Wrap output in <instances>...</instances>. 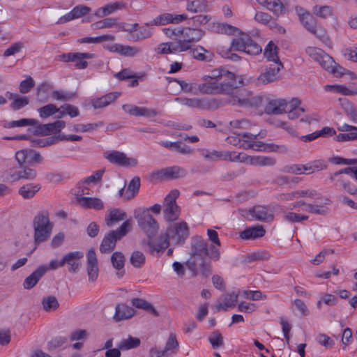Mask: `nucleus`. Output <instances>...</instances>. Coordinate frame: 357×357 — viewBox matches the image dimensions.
Here are the masks:
<instances>
[{
  "label": "nucleus",
  "instance_id": "f257e3e1",
  "mask_svg": "<svg viewBox=\"0 0 357 357\" xmlns=\"http://www.w3.org/2000/svg\"><path fill=\"white\" fill-rule=\"evenodd\" d=\"M222 81L220 83L211 82V85L200 84L199 89L202 93H225L230 94L236 89L238 84H243L241 77L237 76L231 72L225 70L223 71Z\"/></svg>",
  "mask_w": 357,
  "mask_h": 357
},
{
  "label": "nucleus",
  "instance_id": "f03ea898",
  "mask_svg": "<svg viewBox=\"0 0 357 357\" xmlns=\"http://www.w3.org/2000/svg\"><path fill=\"white\" fill-rule=\"evenodd\" d=\"M33 241L36 245L47 241L52 233L54 224L50 221L47 211H41L36 213L32 221Z\"/></svg>",
  "mask_w": 357,
  "mask_h": 357
},
{
  "label": "nucleus",
  "instance_id": "7ed1b4c3",
  "mask_svg": "<svg viewBox=\"0 0 357 357\" xmlns=\"http://www.w3.org/2000/svg\"><path fill=\"white\" fill-rule=\"evenodd\" d=\"M135 218L140 229L147 236L149 240L158 232L159 224L151 215L148 208H138L134 212Z\"/></svg>",
  "mask_w": 357,
  "mask_h": 357
},
{
  "label": "nucleus",
  "instance_id": "20e7f679",
  "mask_svg": "<svg viewBox=\"0 0 357 357\" xmlns=\"http://www.w3.org/2000/svg\"><path fill=\"white\" fill-rule=\"evenodd\" d=\"M228 95L229 97L225 100V102L232 105L252 107L257 106L261 102L259 97L255 96L251 91L245 89H235Z\"/></svg>",
  "mask_w": 357,
  "mask_h": 357
},
{
  "label": "nucleus",
  "instance_id": "39448f33",
  "mask_svg": "<svg viewBox=\"0 0 357 357\" xmlns=\"http://www.w3.org/2000/svg\"><path fill=\"white\" fill-rule=\"evenodd\" d=\"M231 49L235 51H243L250 55H257L262 51L261 46L246 33H242L234 38L231 43Z\"/></svg>",
  "mask_w": 357,
  "mask_h": 357
},
{
  "label": "nucleus",
  "instance_id": "423d86ee",
  "mask_svg": "<svg viewBox=\"0 0 357 357\" xmlns=\"http://www.w3.org/2000/svg\"><path fill=\"white\" fill-rule=\"evenodd\" d=\"M179 194L178 190H172L164 199L163 216L164 219L167 222H174L176 220L180 215V208L176 202Z\"/></svg>",
  "mask_w": 357,
  "mask_h": 357
},
{
  "label": "nucleus",
  "instance_id": "0eeeda50",
  "mask_svg": "<svg viewBox=\"0 0 357 357\" xmlns=\"http://www.w3.org/2000/svg\"><path fill=\"white\" fill-rule=\"evenodd\" d=\"M206 255H190L186 266L192 272L193 275L201 273L207 276L211 273V266L210 262L206 261Z\"/></svg>",
  "mask_w": 357,
  "mask_h": 357
},
{
  "label": "nucleus",
  "instance_id": "6e6552de",
  "mask_svg": "<svg viewBox=\"0 0 357 357\" xmlns=\"http://www.w3.org/2000/svg\"><path fill=\"white\" fill-rule=\"evenodd\" d=\"M242 215L248 219L250 215L252 219L261 222H271L274 220V208L270 206L257 205L247 211H243Z\"/></svg>",
  "mask_w": 357,
  "mask_h": 357
},
{
  "label": "nucleus",
  "instance_id": "1a4fd4ad",
  "mask_svg": "<svg viewBox=\"0 0 357 357\" xmlns=\"http://www.w3.org/2000/svg\"><path fill=\"white\" fill-rule=\"evenodd\" d=\"M175 101L188 107L200 109H215L219 106L215 100L207 98H176Z\"/></svg>",
  "mask_w": 357,
  "mask_h": 357
},
{
  "label": "nucleus",
  "instance_id": "9d476101",
  "mask_svg": "<svg viewBox=\"0 0 357 357\" xmlns=\"http://www.w3.org/2000/svg\"><path fill=\"white\" fill-rule=\"evenodd\" d=\"M283 68L281 62H274L266 66L264 70L257 78V84H268L279 79V72Z\"/></svg>",
  "mask_w": 357,
  "mask_h": 357
},
{
  "label": "nucleus",
  "instance_id": "9b49d317",
  "mask_svg": "<svg viewBox=\"0 0 357 357\" xmlns=\"http://www.w3.org/2000/svg\"><path fill=\"white\" fill-rule=\"evenodd\" d=\"M167 236L174 244H180L185 241L189 236L188 225L185 222H180L168 228Z\"/></svg>",
  "mask_w": 357,
  "mask_h": 357
},
{
  "label": "nucleus",
  "instance_id": "f8f14e48",
  "mask_svg": "<svg viewBox=\"0 0 357 357\" xmlns=\"http://www.w3.org/2000/svg\"><path fill=\"white\" fill-rule=\"evenodd\" d=\"M104 156L111 163L123 167H133L138 165L136 158L127 157L124 153L118 151L105 153Z\"/></svg>",
  "mask_w": 357,
  "mask_h": 357
},
{
  "label": "nucleus",
  "instance_id": "ddd939ff",
  "mask_svg": "<svg viewBox=\"0 0 357 357\" xmlns=\"http://www.w3.org/2000/svg\"><path fill=\"white\" fill-rule=\"evenodd\" d=\"M188 19L185 14H172V13H162L149 22H146V26H163L169 23L179 24Z\"/></svg>",
  "mask_w": 357,
  "mask_h": 357
},
{
  "label": "nucleus",
  "instance_id": "4468645a",
  "mask_svg": "<svg viewBox=\"0 0 357 357\" xmlns=\"http://www.w3.org/2000/svg\"><path fill=\"white\" fill-rule=\"evenodd\" d=\"M306 53L324 69H330L334 63L333 58L319 48L308 47Z\"/></svg>",
  "mask_w": 357,
  "mask_h": 357
},
{
  "label": "nucleus",
  "instance_id": "2eb2a0df",
  "mask_svg": "<svg viewBox=\"0 0 357 357\" xmlns=\"http://www.w3.org/2000/svg\"><path fill=\"white\" fill-rule=\"evenodd\" d=\"M107 49L111 52H116L119 54L128 57H135L142 52V48L138 46L123 45L114 43L107 45Z\"/></svg>",
  "mask_w": 357,
  "mask_h": 357
},
{
  "label": "nucleus",
  "instance_id": "dca6fc26",
  "mask_svg": "<svg viewBox=\"0 0 357 357\" xmlns=\"http://www.w3.org/2000/svg\"><path fill=\"white\" fill-rule=\"evenodd\" d=\"M122 109L127 114L134 116L155 117L158 112L155 109H150L146 107H138L132 104H124Z\"/></svg>",
  "mask_w": 357,
  "mask_h": 357
},
{
  "label": "nucleus",
  "instance_id": "f3484780",
  "mask_svg": "<svg viewBox=\"0 0 357 357\" xmlns=\"http://www.w3.org/2000/svg\"><path fill=\"white\" fill-rule=\"evenodd\" d=\"M87 266L86 271L89 280L91 282L96 281L98 277L99 268L96 251L91 248L86 255Z\"/></svg>",
  "mask_w": 357,
  "mask_h": 357
},
{
  "label": "nucleus",
  "instance_id": "a211bd4d",
  "mask_svg": "<svg viewBox=\"0 0 357 357\" xmlns=\"http://www.w3.org/2000/svg\"><path fill=\"white\" fill-rule=\"evenodd\" d=\"M84 257V253L80 251L71 252L65 255L63 257V264H67L68 270L70 273H76L81 267V259Z\"/></svg>",
  "mask_w": 357,
  "mask_h": 357
},
{
  "label": "nucleus",
  "instance_id": "6ab92c4d",
  "mask_svg": "<svg viewBox=\"0 0 357 357\" xmlns=\"http://www.w3.org/2000/svg\"><path fill=\"white\" fill-rule=\"evenodd\" d=\"M337 130L340 132H347L340 133L335 137L337 142H350L357 140V126L343 123L337 126Z\"/></svg>",
  "mask_w": 357,
  "mask_h": 357
},
{
  "label": "nucleus",
  "instance_id": "aec40b11",
  "mask_svg": "<svg viewBox=\"0 0 357 357\" xmlns=\"http://www.w3.org/2000/svg\"><path fill=\"white\" fill-rule=\"evenodd\" d=\"M288 102L285 99L270 100L265 107V112L268 114H282L287 112Z\"/></svg>",
  "mask_w": 357,
  "mask_h": 357
},
{
  "label": "nucleus",
  "instance_id": "412c9836",
  "mask_svg": "<svg viewBox=\"0 0 357 357\" xmlns=\"http://www.w3.org/2000/svg\"><path fill=\"white\" fill-rule=\"evenodd\" d=\"M295 10L301 23L307 31H312L317 24L312 15L307 10L299 6H296Z\"/></svg>",
  "mask_w": 357,
  "mask_h": 357
},
{
  "label": "nucleus",
  "instance_id": "4be33fe9",
  "mask_svg": "<svg viewBox=\"0 0 357 357\" xmlns=\"http://www.w3.org/2000/svg\"><path fill=\"white\" fill-rule=\"evenodd\" d=\"M252 149L258 151H271L278 153H286L288 148L285 145H277L273 143L266 144L262 142L253 140L252 143Z\"/></svg>",
  "mask_w": 357,
  "mask_h": 357
},
{
  "label": "nucleus",
  "instance_id": "5701e85b",
  "mask_svg": "<svg viewBox=\"0 0 357 357\" xmlns=\"http://www.w3.org/2000/svg\"><path fill=\"white\" fill-rule=\"evenodd\" d=\"M120 96L119 92H111L100 98L92 99L91 104L94 109H100L109 105Z\"/></svg>",
  "mask_w": 357,
  "mask_h": 357
},
{
  "label": "nucleus",
  "instance_id": "b1692460",
  "mask_svg": "<svg viewBox=\"0 0 357 357\" xmlns=\"http://www.w3.org/2000/svg\"><path fill=\"white\" fill-rule=\"evenodd\" d=\"M135 312V311L132 307L126 304H117L115 307V313L113 319L116 322L128 319L134 316Z\"/></svg>",
  "mask_w": 357,
  "mask_h": 357
},
{
  "label": "nucleus",
  "instance_id": "393cba45",
  "mask_svg": "<svg viewBox=\"0 0 357 357\" xmlns=\"http://www.w3.org/2000/svg\"><path fill=\"white\" fill-rule=\"evenodd\" d=\"M119 239L117 236V231H110L103 238L100 245V251L102 253H109L112 252L115 246L117 240Z\"/></svg>",
  "mask_w": 357,
  "mask_h": 357
},
{
  "label": "nucleus",
  "instance_id": "a878e982",
  "mask_svg": "<svg viewBox=\"0 0 357 357\" xmlns=\"http://www.w3.org/2000/svg\"><path fill=\"white\" fill-rule=\"evenodd\" d=\"M181 34L182 41L187 43L188 45H191V43L199 41L204 35V32L198 29L183 28Z\"/></svg>",
  "mask_w": 357,
  "mask_h": 357
},
{
  "label": "nucleus",
  "instance_id": "bb28decb",
  "mask_svg": "<svg viewBox=\"0 0 357 357\" xmlns=\"http://www.w3.org/2000/svg\"><path fill=\"white\" fill-rule=\"evenodd\" d=\"M207 245L206 241L201 236L192 237L190 255H206Z\"/></svg>",
  "mask_w": 357,
  "mask_h": 357
},
{
  "label": "nucleus",
  "instance_id": "cd10ccee",
  "mask_svg": "<svg viewBox=\"0 0 357 357\" xmlns=\"http://www.w3.org/2000/svg\"><path fill=\"white\" fill-rule=\"evenodd\" d=\"M124 8H126V4L124 3L116 1L98 8L95 11L94 15L98 18H102Z\"/></svg>",
  "mask_w": 357,
  "mask_h": 357
},
{
  "label": "nucleus",
  "instance_id": "c85d7f7f",
  "mask_svg": "<svg viewBox=\"0 0 357 357\" xmlns=\"http://www.w3.org/2000/svg\"><path fill=\"white\" fill-rule=\"evenodd\" d=\"M266 234V230L262 225H256L250 227L245 229L240 233V237L242 239H256L264 236Z\"/></svg>",
  "mask_w": 357,
  "mask_h": 357
},
{
  "label": "nucleus",
  "instance_id": "c756f323",
  "mask_svg": "<svg viewBox=\"0 0 357 357\" xmlns=\"http://www.w3.org/2000/svg\"><path fill=\"white\" fill-rule=\"evenodd\" d=\"M259 4L273 12L275 15H280L284 13V6L280 0H256Z\"/></svg>",
  "mask_w": 357,
  "mask_h": 357
},
{
  "label": "nucleus",
  "instance_id": "7c9ffc66",
  "mask_svg": "<svg viewBox=\"0 0 357 357\" xmlns=\"http://www.w3.org/2000/svg\"><path fill=\"white\" fill-rule=\"evenodd\" d=\"M47 271L45 266H40L28 276L24 281L23 286L26 289L33 288Z\"/></svg>",
  "mask_w": 357,
  "mask_h": 357
},
{
  "label": "nucleus",
  "instance_id": "2f4dec72",
  "mask_svg": "<svg viewBox=\"0 0 357 357\" xmlns=\"http://www.w3.org/2000/svg\"><path fill=\"white\" fill-rule=\"evenodd\" d=\"M238 293L232 292L224 295L223 303H219L215 305L217 311H226L229 308H232L236 306L238 301Z\"/></svg>",
  "mask_w": 357,
  "mask_h": 357
},
{
  "label": "nucleus",
  "instance_id": "473e14b6",
  "mask_svg": "<svg viewBox=\"0 0 357 357\" xmlns=\"http://www.w3.org/2000/svg\"><path fill=\"white\" fill-rule=\"evenodd\" d=\"M160 174L168 179H176L185 176L187 172L181 167L173 166L161 169Z\"/></svg>",
  "mask_w": 357,
  "mask_h": 357
},
{
  "label": "nucleus",
  "instance_id": "72a5a7b5",
  "mask_svg": "<svg viewBox=\"0 0 357 357\" xmlns=\"http://www.w3.org/2000/svg\"><path fill=\"white\" fill-rule=\"evenodd\" d=\"M77 201L81 206L86 208L100 210L104 207L102 200L96 197H86L81 196L77 198Z\"/></svg>",
  "mask_w": 357,
  "mask_h": 357
},
{
  "label": "nucleus",
  "instance_id": "f704fd0d",
  "mask_svg": "<svg viewBox=\"0 0 357 357\" xmlns=\"http://www.w3.org/2000/svg\"><path fill=\"white\" fill-rule=\"evenodd\" d=\"M340 102L346 116L354 123H357V109L347 98H340Z\"/></svg>",
  "mask_w": 357,
  "mask_h": 357
},
{
  "label": "nucleus",
  "instance_id": "c9c22d12",
  "mask_svg": "<svg viewBox=\"0 0 357 357\" xmlns=\"http://www.w3.org/2000/svg\"><path fill=\"white\" fill-rule=\"evenodd\" d=\"M190 53L191 56L197 60L201 61H211L213 57V54L205 50L202 46H197L195 48H190Z\"/></svg>",
  "mask_w": 357,
  "mask_h": 357
},
{
  "label": "nucleus",
  "instance_id": "e433bc0d",
  "mask_svg": "<svg viewBox=\"0 0 357 357\" xmlns=\"http://www.w3.org/2000/svg\"><path fill=\"white\" fill-rule=\"evenodd\" d=\"M6 96L10 100H13L10 107L15 111L22 109V107L26 106L29 102L27 97H22L18 94L7 92Z\"/></svg>",
  "mask_w": 357,
  "mask_h": 357
},
{
  "label": "nucleus",
  "instance_id": "4c0bfd02",
  "mask_svg": "<svg viewBox=\"0 0 357 357\" xmlns=\"http://www.w3.org/2000/svg\"><path fill=\"white\" fill-rule=\"evenodd\" d=\"M178 346L176 334L171 333L163 349V357H169L170 354H175Z\"/></svg>",
  "mask_w": 357,
  "mask_h": 357
},
{
  "label": "nucleus",
  "instance_id": "58836bf2",
  "mask_svg": "<svg viewBox=\"0 0 357 357\" xmlns=\"http://www.w3.org/2000/svg\"><path fill=\"white\" fill-rule=\"evenodd\" d=\"M278 47L273 41H270L265 47L264 55L268 61L274 62H280L278 56Z\"/></svg>",
  "mask_w": 357,
  "mask_h": 357
},
{
  "label": "nucleus",
  "instance_id": "ea45409f",
  "mask_svg": "<svg viewBox=\"0 0 357 357\" xmlns=\"http://www.w3.org/2000/svg\"><path fill=\"white\" fill-rule=\"evenodd\" d=\"M146 26V23L144 26H139L137 31L131 37V39L134 42L142 41L149 39L153 36L152 29Z\"/></svg>",
  "mask_w": 357,
  "mask_h": 357
},
{
  "label": "nucleus",
  "instance_id": "a19ab883",
  "mask_svg": "<svg viewBox=\"0 0 357 357\" xmlns=\"http://www.w3.org/2000/svg\"><path fill=\"white\" fill-rule=\"evenodd\" d=\"M40 189L39 184L29 183L19 189L20 195L24 199L32 198Z\"/></svg>",
  "mask_w": 357,
  "mask_h": 357
},
{
  "label": "nucleus",
  "instance_id": "79ce46f5",
  "mask_svg": "<svg viewBox=\"0 0 357 357\" xmlns=\"http://www.w3.org/2000/svg\"><path fill=\"white\" fill-rule=\"evenodd\" d=\"M140 188V178L138 176L134 177L129 183L128 190L125 193L124 199L126 200L133 198L138 192Z\"/></svg>",
  "mask_w": 357,
  "mask_h": 357
},
{
  "label": "nucleus",
  "instance_id": "37998d69",
  "mask_svg": "<svg viewBox=\"0 0 357 357\" xmlns=\"http://www.w3.org/2000/svg\"><path fill=\"white\" fill-rule=\"evenodd\" d=\"M131 303L135 307L147 310L155 317L159 315L158 312L155 309L151 303L142 298H133L131 301Z\"/></svg>",
  "mask_w": 357,
  "mask_h": 357
},
{
  "label": "nucleus",
  "instance_id": "c03bdc74",
  "mask_svg": "<svg viewBox=\"0 0 357 357\" xmlns=\"http://www.w3.org/2000/svg\"><path fill=\"white\" fill-rule=\"evenodd\" d=\"M208 9L207 5L200 0H188L186 2V10L188 12L196 13L205 12Z\"/></svg>",
  "mask_w": 357,
  "mask_h": 357
},
{
  "label": "nucleus",
  "instance_id": "a18cd8bd",
  "mask_svg": "<svg viewBox=\"0 0 357 357\" xmlns=\"http://www.w3.org/2000/svg\"><path fill=\"white\" fill-rule=\"evenodd\" d=\"M161 145L169 149H174L176 152L182 154H190L192 152L188 146L182 145L179 142H162Z\"/></svg>",
  "mask_w": 357,
  "mask_h": 357
},
{
  "label": "nucleus",
  "instance_id": "49530a36",
  "mask_svg": "<svg viewBox=\"0 0 357 357\" xmlns=\"http://www.w3.org/2000/svg\"><path fill=\"white\" fill-rule=\"evenodd\" d=\"M276 163L275 158L269 156H252L250 165L254 166H273Z\"/></svg>",
  "mask_w": 357,
  "mask_h": 357
},
{
  "label": "nucleus",
  "instance_id": "de8ad7c7",
  "mask_svg": "<svg viewBox=\"0 0 357 357\" xmlns=\"http://www.w3.org/2000/svg\"><path fill=\"white\" fill-rule=\"evenodd\" d=\"M117 18L108 17L93 23L91 27L93 30L110 29L117 25Z\"/></svg>",
  "mask_w": 357,
  "mask_h": 357
},
{
  "label": "nucleus",
  "instance_id": "09e8293b",
  "mask_svg": "<svg viewBox=\"0 0 357 357\" xmlns=\"http://www.w3.org/2000/svg\"><path fill=\"white\" fill-rule=\"evenodd\" d=\"M140 342L139 338L130 335L128 338L122 340L118 344V347L122 351L129 350L139 347Z\"/></svg>",
  "mask_w": 357,
  "mask_h": 357
},
{
  "label": "nucleus",
  "instance_id": "8fccbe9b",
  "mask_svg": "<svg viewBox=\"0 0 357 357\" xmlns=\"http://www.w3.org/2000/svg\"><path fill=\"white\" fill-rule=\"evenodd\" d=\"M126 214L119 208L111 210L108 217L106 218V223L111 227L114 222L123 220L126 218Z\"/></svg>",
  "mask_w": 357,
  "mask_h": 357
},
{
  "label": "nucleus",
  "instance_id": "3c124183",
  "mask_svg": "<svg viewBox=\"0 0 357 357\" xmlns=\"http://www.w3.org/2000/svg\"><path fill=\"white\" fill-rule=\"evenodd\" d=\"M225 69L222 68L213 70L210 75L203 77L205 82L204 84L211 85V82L218 83L219 81L222 79L223 71H225Z\"/></svg>",
  "mask_w": 357,
  "mask_h": 357
},
{
  "label": "nucleus",
  "instance_id": "603ef678",
  "mask_svg": "<svg viewBox=\"0 0 357 357\" xmlns=\"http://www.w3.org/2000/svg\"><path fill=\"white\" fill-rule=\"evenodd\" d=\"M202 155L208 160H224L227 155V151H217L203 149L201 151Z\"/></svg>",
  "mask_w": 357,
  "mask_h": 357
},
{
  "label": "nucleus",
  "instance_id": "864d4df0",
  "mask_svg": "<svg viewBox=\"0 0 357 357\" xmlns=\"http://www.w3.org/2000/svg\"><path fill=\"white\" fill-rule=\"evenodd\" d=\"M37 176V172L34 169L25 167L17 172L14 176L15 179L33 180Z\"/></svg>",
  "mask_w": 357,
  "mask_h": 357
},
{
  "label": "nucleus",
  "instance_id": "5fc2aeb1",
  "mask_svg": "<svg viewBox=\"0 0 357 357\" xmlns=\"http://www.w3.org/2000/svg\"><path fill=\"white\" fill-rule=\"evenodd\" d=\"M167 234L165 236H161L159 239V242L157 245L154 244L152 238L148 241L149 246L152 249V251L160 252L165 250L169 245Z\"/></svg>",
  "mask_w": 357,
  "mask_h": 357
},
{
  "label": "nucleus",
  "instance_id": "6e6d98bb",
  "mask_svg": "<svg viewBox=\"0 0 357 357\" xmlns=\"http://www.w3.org/2000/svg\"><path fill=\"white\" fill-rule=\"evenodd\" d=\"M52 96L54 99L61 101L73 100L77 96V93L66 91H54Z\"/></svg>",
  "mask_w": 357,
  "mask_h": 357
},
{
  "label": "nucleus",
  "instance_id": "4d7b16f0",
  "mask_svg": "<svg viewBox=\"0 0 357 357\" xmlns=\"http://www.w3.org/2000/svg\"><path fill=\"white\" fill-rule=\"evenodd\" d=\"M59 112V109L54 104H47L38 109V112L41 118L50 117Z\"/></svg>",
  "mask_w": 357,
  "mask_h": 357
},
{
  "label": "nucleus",
  "instance_id": "13d9d810",
  "mask_svg": "<svg viewBox=\"0 0 357 357\" xmlns=\"http://www.w3.org/2000/svg\"><path fill=\"white\" fill-rule=\"evenodd\" d=\"M38 121L35 119H22L17 121H12L7 123L6 128L24 127L27 126H36Z\"/></svg>",
  "mask_w": 357,
  "mask_h": 357
},
{
  "label": "nucleus",
  "instance_id": "bf43d9fd",
  "mask_svg": "<svg viewBox=\"0 0 357 357\" xmlns=\"http://www.w3.org/2000/svg\"><path fill=\"white\" fill-rule=\"evenodd\" d=\"M169 45L171 54L185 52L191 48V45H188L187 43L182 41L181 38L178 39L176 42H169Z\"/></svg>",
  "mask_w": 357,
  "mask_h": 357
},
{
  "label": "nucleus",
  "instance_id": "052dcab7",
  "mask_svg": "<svg viewBox=\"0 0 357 357\" xmlns=\"http://www.w3.org/2000/svg\"><path fill=\"white\" fill-rule=\"evenodd\" d=\"M312 34L314 35L319 40L324 43L325 44L330 43V38L327 34L326 29L320 26L319 24H317L312 31H310Z\"/></svg>",
  "mask_w": 357,
  "mask_h": 357
},
{
  "label": "nucleus",
  "instance_id": "680f3d73",
  "mask_svg": "<svg viewBox=\"0 0 357 357\" xmlns=\"http://www.w3.org/2000/svg\"><path fill=\"white\" fill-rule=\"evenodd\" d=\"M283 219L284 221L288 222L296 223L307 220L308 216L298 214L294 212H285L283 215Z\"/></svg>",
  "mask_w": 357,
  "mask_h": 357
},
{
  "label": "nucleus",
  "instance_id": "e2e57ef3",
  "mask_svg": "<svg viewBox=\"0 0 357 357\" xmlns=\"http://www.w3.org/2000/svg\"><path fill=\"white\" fill-rule=\"evenodd\" d=\"M303 211L320 215H326L328 213V208L319 204H309L307 205V208H303Z\"/></svg>",
  "mask_w": 357,
  "mask_h": 357
},
{
  "label": "nucleus",
  "instance_id": "0e129e2a",
  "mask_svg": "<svg viewBox=\"0 0 357 357\" xmlns=\"http://www.w3.org/2000/svg\"><path fill=\"white\" fill-rule=\"evenodd\" d=\"M258 134H251L248 132H244L241 134V142L239 147L243 148L244 149H252V141L257 138Z\"/></svg>",
  "mask_w": 357,
  "mask_h": 357
},
{
  "label": "nucleus",
  "instance_id": "69168bd1",
  "mask_svg": "<svg viewBox=\"0 0 357 357\" xmlns=\"http://www.w3.org/2000/svg\"><path fill=\"white\" fill-rule=\"evenodd\" d=\"M208 341L213 349H218L224 345V340L222 334L218 331H213L208 337Z\"/></svg>",
  "mask_w": 357,
  "mask_h": 357
},
{
  "label": "nucleus",
  "instance_id": "338daca9",
  "mask_svg": "<svg viewBox=\"0 0 357 357\" xmlns=\"http://www.w3.org/2000/svg\"><path fill=\"white\" fill-rule=\"evenodd\" d=\"M42 305L45 311L55 310L59 306L57 299L52 296L44 298L42 301Z\"/></svg>",
  "mask_w": 357,
  "mask_h": 357
},
{
  "label": "nucleus",
  "instance_id": "774afa93",
  "mask_svg": "<svg viewBox=\"0 0 357 357\" xmlns=\"http://www.w3.org/2000/svg\"><path fill=\"white\" fill-rule=\"evenodd\" d=\"M312 12L317 17L327 18L332 15V8L328 6H314Z\"/></svg>",
  "mask_w": 357,
  "mask_h": 357
}]
</instances>
